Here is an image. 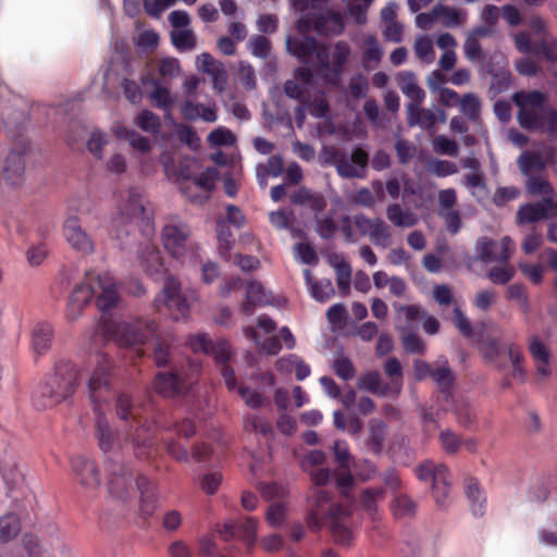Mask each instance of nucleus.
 <instances>
[{
    "label": "nucleus",
    "instance_id": "nucleus-23",
    "mask_svg": "<svg viewBox=\"0 0 557 557\" xmlns=\"http://www.w3.org/2000/svg\"><path fill=\"white\" fill-rule=\"evenodd\" d=\"M25 171L24 151H11L5 159L3 177L12 185H18Z\"/></svg>",
    "mask_w": 557,
    "mask_h": 557
},
{
    "label": "nucleus",
    "instance_id": "nucleus-28",
    "mask_svg": "<svg viewBox=\"0 0 557 557\" xmlns=\"http://www.w3.org/2000/svg\"><path fill=\"white\" fill-rule=\"evenodd\" d=\"M290 201L295 205L307 206L315 213L322 212L326 208L325 198L319 194L301 187L294 191L290 196Z\"/></svg>",
    "mask_w": 557,
    "mask_h": 557
},
{
    "label": "nucleus",
    "instance_id": "nucleus-4",
    "mask_svg": "<svg viewBox=\"0 0 557 557\" xmlns=\"http://www.w3.org/2000/svg\"><path fill=\"white\" fill-rule=\"evenodd\" d=\"M92 297H96V306L103 313L117 305L120 295L116 282L108 272L98 273L95 270L85 272L84 281L74 287L70 296L69 318L75 320Z\"/></svg>",
    "mask_w": 557,
    "mask_h": 557
},
{
    "label": "nucleus",
    "instance_id": "nucleus-59",
    "mask_svg": "<svg viewBox=\"0 0 557 557\" xmlns=\"http://www.w3.org/2000/svg\"><path fill=\"white\" fill-rule=\"evenodd\" d=\"M287 517L286 506L281 503H273L267 510L265 520L273 528L281 527Z\"/></svg>",
    "mask_w": 557,
    "mask_h": 557
},
{
    "label": "nucleus",
    "instance_id": "nucleus-12",
    "mask_svg": "<svg viewBox=\"0 0 557 557\" xmlns=\"http://www.w3.org/2000/svg\"><path fill=\"white\" fill-rule=\"evenodd\" d=\"M165 307L175 321L185 319L189 312V301L182 294L181 283L172 275L165 278L161 293L154 298V307Z\"/></svg>",
    "mask_w": 557,
    "mask_h": 557
},
{
    "label": "nucleus",
    "instance_id": "nucleus-43",
    "mask_svg": "<svg viewBox=\"0 0 557 557\" xmlns=\"http://www.w3.org/2000/svg\"><path fill=\"white\" fill-rule=\"evenodd\" d=\"M21 531V522L13 513L0 518V542L4 543L14 539Z\"/></svg>",
    "mask_w": 557,
    "mask_h": 557
},
{
    "label": "nucleus",
    "instance_id": "nucleus-49",
    "mask_svg": "<svg viewBox=\"0 0 557 557\" xmlns=\"http://www.w3.org/2000/svg\"><path fill=\"white\" fill-rule=\"evenodd\" d=\"M244 428L247 431L260 433L265 438L273 434L271 423L257 414H247L245 417Z\"/></svg>",
    "mask_w": 557,
    "mask_h": 557
},
{
    "label": "nucleus",
    "instance_id": "nucleus-18",
    "mask_svg": "<svg viewBox=\"0 0 557 557\" xmlns=\"http://www.w3.org/2000/svg\"><path fill=\"white\" fill-rule=\"evenodd\" d=\"M373 225L374 219H370L363 213H358L352 218L348 214H344L339 219V231L343 234L344 240L348 244H354L357 242L354 226L357 228L361 236H370Z\"/></svg>",
    "mask_w": 557,
    "mask_h": 557
},
{
    "label": "nucleus",
    "instance_id": "nucleus-33",
    "mask_svg": "<svg viewBox=\"0 0 557 557\" xmlns=\"http://www.w3.org/2000/svg\"><path fill=\"white\" fill-rule=\"evenodd\" d=\"M114 134L117 138L127 140L134 149L143 153L151 150V143L147 137L124 125L116 126Z\"/></svg>",
    "mask_w": 557,
    "mask_h": 557
},
{
    "label": "nucleus",
    "instance_id": "nucleus-63",
    "mask_svg": "<svg viewBox=\"0 0 557 557\" xmlns=\"http://www.w3.org/2000/svg\"><path fill=\"white\" fill-rule=\"evenodd\" d=\"M285 95L294 100L299 101L301 104L308 102V92L304 85L294 79H287L283 85Z\"/></svg>",
    "mask_w": 557,
    "mask_h": 557
},
{
    "label": "nucleus",
    "instance_id": "nucleus-62",
    "mask_svg": "<svg viewBox=\"0 0 557 557\" xmlns=\"http://www.w3.org/2000/svg\"><path fill=\"white\" fill-rule=\"evenodd\" d=\"M258 490L267 500H284L288 495V491L276 483H262Z\"/></svg>",
    "mask_w": 557,
    "mask_h": 557
},
{
    "label": "nucleus",
    "instance_id": "nucleus-45",
    "mask_svg": "<svg viewBox=\"0 0 557 557\" xmlns=\"http://www.w3.org/2000/svg\"><path fill=\"white\" fill-rule=\"evenodd\" d=\"M173 46L180 51H188L196 47V36L191 29H174L171 32Z\"/></svg>",
    "mask_w": 557,
    "mask_h": 557
},
{
    "label": "nucleus",
    "instance_id": "nucleus-54",
    "mask_svg": "<svg viewBox=\"0 0 557 557\" xmlns=\"http://www.w3.org/2000/svg\"><path fill=\"white\" fill-rule=\"evenodd\" d=\"M363 46H364V49L362 52V62L363 63H368V62L379 63L382 59L383 50H382L377 39L374 36L369 35L364 38Z\"/></svg>",
    "mask_w": 557,
    "mask_h": 557
},
{
    "label": "nucleus",
    "instance_id": "nucleus-13",
    "mask_svg": "<svg viewBox=\"0 0 557 557\" xmlns=\"http://www.w3.org/2000/svg\"><path fill=\"white\" fill-rule=\"evenodd\" d=\"M556 213L557 199L544 197L540 201L521 205L517 211L516 219L518 224H528L552 219Z\"/></svg>",
    "mask_w": 557,
    "mask_h": 557
},
{
    "label": "nucleus",
    "instance_id": "nucleus-38",
    "mask_svg": "<svg viewBox=\"0 0 557 557\" xmlns=\"http://www.w3.org/2000/svg\"><path fill=\"white\" fill-rule=\"evenodd\" d=\"M350 47L346 41H337L332 51V64L330 65L331 72L336 78L343 73V69L345 63L347 62L350 55Z\"/></svg>",
    "mask_w": 557,
    "mask_h": 557
},
{
    "label": "nucleus",
    "instance_id": "nucleus-11",
    "mask_svg": "<svg viewBox=\"0 0 557 557\" xmlns=\"http://www.w3.org/2000/svg\"><path fill=\"white\" fill-rule=\"evenodd\" d=\"M301 32H314L320 36L341 35L345 23L341 12L333 9H310L298 22Z\"/></svg>",
    "mask_w": 557,
    "mask_h": 557
},
{
    "label": "nucleus",
    "instance_id": "nucleus-35",
    "mask_svg": "<svg viewBox=\"0 0 557 557\" xmlns=\"http://www.w3.org/2000/svg\"><path fill=\"white\" fill-rule=\"evenodd\" d=\"M305 277L307 283L310 285L312 297L320 301H327L335 293L331 280L324 278L312 282L310 270L305 271Z\"/></svg>",
    "mask_w": 557,
    "mask_h": 557
},
{
    "label": "nucleus",
    "instance_id": "nucleus-22",
    "mask_svg": "<svg viewBox=\"0 0 557 557\" xmlns=\"http://www.w3.org/2000/svg\"><path fill=\"white\" fill-rule=\"evenodd\" d=\"M417 475L421 481H432V486L451 483V475L443 465H436L430 460L421 463L417 470Z\"/></svg>",
    "mask_w": 557,
    "mask_h": 557
},
{
    "label": "nucleus",
    "instance_id": "nucleus-60",
    "mask_svg": "<svg viewBox=\"0 0 557 557\" xmlns=\"http://www.w3.org/2000/svg\"><path fill=\"white\" fill-rule=\"evenodd\" d=\"M413 48L416 55L425 63H431L434 60L433 42L428 36L418 37Z\"/></svg>",
    "mask_w": 557,
    "mask_h": 557
},
{
    "label": "nucleus",
    "instance_id": "nucleus-16",
    "mask_svg": "<svg viewBox=\"0 0 557 557\" xmlns=\"http://www.w3.org/2000/svg\"><path fill=\"white\" fill-rule=\"evenodd\" d=\"M63 233L70 246L79 253L90 255L95 244L90 236L82 228L77 216H70L63 225Z\"/></svg>",
    "mask_w": 557,
    "mask_h": 557
},
{
    "label": "nucleus",
    "instance_id": "nucleus-25",
    "mask_svg": "<svg viewBox=\"0 0 557 557\" xmlns=\"http://www.w3.org/2000/svg\"><path fill=\"white\" fill-rule=\"evenodd\" d=\"M269 304L263 286L259 282H249L246 286L245 300L242 304V311L245 314H252L256 307H263Z\"/></svg>",
    "mask_w": 557,
    "mask_h": 557
},
{
    "label": "nucleus",
    "instance_id": "nucleus-42",
    "mask_svg": "<svg viewBox=\"0 0 557 557\" xmlns=\"http://www.w3.org/2000/svg\"><path fill=\"white\" fill-rule=\"evenodd\" d=\"M387 219L399 227H410L417 223V219L410 212L404 211L398 203H392L386 209Z\"/></svg>",
    "mask_w": 557,
    "mask_h": 557
},
{
    "label": "nucleus",
    "instance_id": "nucleus-15",
    "mask_svg": "<svg viewBox=\"0 0 557 557\" xmlns=\"http://www.w3.org/2000/svg\"><path fill=\"white\" fill-rule=\"evenodd\" d=\"M188 238L189 228L186 225L168 224L163 227V247L175 259H181L185 255Z\"/></svg>",
    "mask_w": 557,
    "mask_h": 557
},
{
    "label": "nucleus",
    "instance_id": "nucleus-19",
    "mask_svg": "<svg viewBox=\"0 0 557 557\" xmlns=\"http://www.w3.org/2000/svg\"><path fill=\"white\" fill-rule=\"evenodd\" d=\"M557 161V148H545L543 152L525 151L519 157V166L524 174L543 171Z\"/></svg>",
    "mask_w": 557,
    "mask_h": 557
},
{
    "label": "nucleus",
    "instance_id": "nucleus-21",
    "mask_svg": "<svg viewBox=\"0 0 557 557\" xmlns=\"http://www.w3.org/2000/svg\"><path fill=\"white\" fill-rule=\"evenodd\" d=\"M181 114L186 121H197L201 119L205 122L213 123L218 120L216 106L196 103L190 99L185 100L181 106Z\"/></svg>",
    "mask_w": 557,
    "mask_h": 557
},
{
    "label": "nucleus",
    "instance_id": "nucleus-10",
    "mask_svg": "<svg viewBox=\"0 0 557 557\" xmlns=\"http://www.w3.org/2000/svg\"><path fill=\"white\" fill-rule=\"evenodd\" d=\"M288 53L296 57L301 63L313 66L319 73L329 71L330 53L327 47L317 41L312 36H288L286 38Z\"/></svg>",
    "mask_w": 557,
    "mask_h": 557
},
{
    "label": "nucleus",
    "instance_id": "nucleus-41",
    "mask_svg": "<svg viewBox=\"0 0 557 557\" xmlns=\"http://www.w3.org/2000/svg\"><path fill=\"white\" fill-rule=\"evenodd\" d=\"M284 170L283 158L280 154L271 156L268 160V164H260L257 168V178L260 185L265 186L267 176L271 174L274 177L280 176Z\"/></svg>",
    "mask_w": 557,
    "mask_h": 557
},
{
    "label": "nucleus",
    "instance_id": "nucleus-8",
    "mask_svg": "<svg viewBox=\"0 0 557 557\" xmlns=\"http://www.w3.org/2000/svg\"><path fill=\"white\" fill-rule=\"evenodd\" d=\"M150 404H138L126 393L116 397V414L121 420L129 422L128 438L135 447L148 446L152 435V425L143 414L147 412Z\"/></svg>",
    "mask_w": 557,
    "mask_h": 557
},
{
    "label": "nucleus",
    "instance_id": "nucleus-20",
    "mask_svg": "<svg viewBox=\"0 0 557 557\" xmlns=\"http://www.w3.org/2000/svg\"><path fill=\"white\" fill-rule=\"evenodd\" d=\"M431 379L435 382L438 387L440 394L443 399L451 405L453 404V387L455 384V375L447 362H444L436 368H433Z\"/></svg>",
    "mask_w": 557,
    "mask_h": 557
},
{
    "label": "nucleus",
    "instance_id": "nucleus-3",
    "mask_svg": "<svg viewBox=\"0 0 557 557\" xmlns=\"http://www.w3.org/2000/svg\"><path fill=\"white\" fill-rule=\"evenodd\" d=\"M112 369L113 364L108 355L98 352L95 355L90 368L87 370L88 396L97 413L96 436L98 438L99 448L103 453L111 450L117 438L106 418L100 413V406L107 404L115 396V392L112 387Z\"/></svg>",
    "mask_w": 557,
    "mask_h": 557
},
{
    "label": "nucleus",
    "instance_id": "nucleus-7",
    "mask_svg": "<svg viewBox=\"0 0 557 557\" xmlns=\"http://www.w3.org/2000/svg\"><path fill=\"white\" fill-rule=\"evenodd\" d=\"M82 377L81 369L69 360L55 363L54 371L37 387L33 394V404L37 409H47L60 405L74 396Z\"/></svg>",
    "mask_w": 557,
    "mask_h": 557
},
{
    "label": "nucleus",
    "instance_id": "nucleus-44",
    "mask_svg": "<svg viewBox=\"0 0 557 557\" xmlns=\"http://www.w3.org/2000/svg\"><path fill=\"white\" fill-rule=\"evenodd\" d=\"M392 511L397 518H408L414 515L416 504L406 494L398 493L394 496Z\"/></svg>",
    "mask_w": 557,
    "mask_h": 557
},
{
    "label": "nucleus",
    "instance_id": "nucleus-1",
    "mask_svg": "<svg viewBox=\"0 0 557 557\" xmlns=\"http://www.w3.org/2000/svg\"><path fill=\"white\" fill-rule=\"evenodd\" d=\"M331 461L325 455H302L300 465L311 476L315 487L308 498L310 505L307 524L311 531L327 525L335 542L349 546L354 540L348 520L350 510L343 505L332 502V493L323 487L332 479H336L341 490L350 487L355 479L362 481L371 479L374 466L360 455H332Z\"/></svg>",
    "mask_w": 557,
    "mask_h": 557
},
{
    "label": "nucleus",
    "instance_id": "nucleus-51",
    "mask_svg": "<svg viewBox=\"0 0 557 557\" xmlns=\"http://www.w3.org/2000/svg\"><path fill=\"white\" fill-rule=\"evenodd\" d=\"M237 539L243 541L248 547H251L257 537L258 520L247 518L243 523H237Z\"/></svg>",
    "mask_w": 557,
    "mask_h": 557
},
{
    "label": "nucleus",
    "instance_id": "nucleus-14",
    "mask_svg": "<svg viewBox=\"0 0 557 557\" xmlns=\"http://www.w3.org/2000/svg\"><path fill=\"white\" fill-rule=\"evenodd\" d=\"M512 248L513 242L508 236L503 237L500 242L482 237L478 240L476 244L479 257L485 263H507V261L510 259V252Z\"/></svg>",
    "mask_w": 557,
    "mask_h": 557
},
{
    "label": "nucleus",
    "instance_id": "nucleus-64",
    "mask_svg": "<svg viewBox=\"0 0 557 557\" xmlns=\"http://www.w3.org/2000/svg\"><path fill=\"white\" fill-rule=\"evenodd\" d=\"M384 491L381 487L367 488L361 495V506L369 512L373 513L376 510V503L383 498Z\"/></svg>",
    "mask_w": 557,
    "mask_h": 557
},
{
    "label": "nucleus",
    "instance_id": "nucleus-27",
    "mask_svg": "<svg viewBox=\"0 0 557 557\" xmlns=\"http://www.w3.org/2000/svg\"><path fill=\"white\" fill-rule=\"evenodd\" d=\"M359 388L382 397H396L388 383L384 382L377 371L367 372L359 379Z\"/></svg>",
    "mask_w": 557,
    "mask_h": 557
},
{
    "label": "nucleus",
    "instance_id": "nucleus-50",
    "mask_svg": "<svg viewBox=\"0 0 557 557\" xmlns=\"http://www.w3.org/2000/svg\"><path fill=\"white\" fill-rule=\"evenodd\" d=\"M533 54L542 57L546 61L554 62L557 60V40L546 38H539L535 40Z\"/></svg>",
    "mask_w": 557,
    "mask_h": 557
},
{
    "label": "nucleus",
    "instance_id": "nucleus-29",
    "mask_svg": "<svg viewBox=\"0 0 557 557\" xmlns=\"http://www.w3.org/2000/svg\"><path fill=\"white\" fill-rule=\"evenodd\" d=\"M421 104L408 103L407 122L409 126H420L430 129L436 124V115L431 109H422Z\"/></svg>",
    "mask_w": 557,
    "mask_h": 557
},
{
    "label": "nucleus",
    "instance_id": "nucleus-26",
    "mask_svg": "<svg viewBox=\"0 0 557 557\" xmlns=\"http://www.w3.org/2000/svg\"><path fill=\"white\" fill-rule=\"evenodd\" d=\"M140 263L150 277L157 280L164 271L161 252L154 246H146L141 251Z\"/></svg>",
    "mask_w": 557,
    "mask_h": 557
},
{
    "label": "nucleus",
    "instance_id": "nucleus-61",
    "mask_svg": "<svg viewBox=\"0 0 557 557\" xmlns=\"http://www.w3.org/2000/svg\"><path fill=\"white\" fill-rule=\"evenodd\" d=\"M463 53L471 62H483L486 58L480 41L468 35L463 44Z\"/></svg>",
    "mask_w": 557,
    "mask_h": 557
},
{
    "label": "nucleus",
    "instance_id": "nucleus-37",
    "mask_svg": "<svg viewBox=\"0 0 557 557\" xmlns=\"http://www.w3.org/2000/svg\"><path fill=\"white\" fill-rule=\"evenodd\" d=\"M400 89L411 102L421 104L425 98L424 90L417 84L412 73H405L400 76Z\"/></svg>",
    "mask_w": 557,
    "mask_h": 557
},
{
    "label": "nucleus",
    "instance_id": "nucleus-58",
    "mask_svg": "<svg viewBox=\"0 0 557 557\" xmlns=\"http://www.w3.org/2000/svg\"><path fill=\"white\" fill-rule=\"evenodd\" d=\"M153 85L154 88L151 92V100L157 108L169 111L173 106L170 90L166 87L161 86L158 82H154Z\"/></svg>",
    "mask_w": 557,
    "mask_h": 557
},
{
    "label": "nucleus",
    "instance_id": "nucleus-24",
    "mask_svg": "<svg viewBox=\"0 0 557 557\" xmlns=\"http://www.w3.org/2000/svg\"><path fill=\"white\" fill-rule=\"evenodd\" d=\"M465 494L472 515L475 517L483 516L486 507V495L476 480L468 479L466 481Z\"/></svg>",
    "mask_w": 557,
    "mask_h": 557
},
{
    "label": "nucleus",
    "instance_id": "nucleus-57",
    "mask_svg": "<svg viewBox=\"0 0 557 557\" xmlns=\"http://www.w3.org/2000/svg\"><path fill=\"white\" fill-rule=\"evenodd\" d=\"M248 48L252 55L265 60L271 52V41L265 36L256 35L249 39Z\"/></svg>",
    "mask_w": 557,
    "mask_h": 557
},
{
    "label": "nucleus",
    "instance_id": "nucleus-52",
    "mask_svg": "<svg viewBox=\"0 0 557 557\" xmlns=\"http://www.w3.org/2000/svg\"><path fill=\"white\" fill-rule=\"evenodd\" d=\"M508 356L512 363V372L511 376L513 379H518L520 382H524L525 379V370L523 367V354L519 346L515 344H510L508 346Z\"/></svg>",
    "mask_w": 557,
    "mask_h": 557
},
{
    "label": "nucleus",
    "instance_id": "nucleus-5",
    "mask_svg": "<svg viewBox=\"0 0 557 557\" xmlns=\"http://www.w3.org/2000/svg\"><path fill=\"white\" fill-rule=\"evenodd\" d=\"M518 108L517 121L528 132L547 134L557 139V109L548 104V97L541 90H520L512 95Z\"/></svg>",
    "mask_w": 557,
    "mask_h": 557
},
{
    "label": "nucleus",
    "instance_id": "nucleus-55",
    "mask_svg": "<svg viewBox=\"0 0 557 557\" xmlns=\"http://www.w3.org/2000/svg\"><path fill=\"white\" fill-rule=\"evenodd\" d=\"M527 191L530 195H542L544 197H555L550 183L542 177L531 176L527 183Z\"/></svg>",
    "mask_w": 557,
    "mask_h": 557
},
{
    "label": "nucleus",
    "instance_id": "nucleus-48",
    "mask_svg": "<svg viewBox=\"0 0 557 557\" xmlns=\"http://www.w3.org/2000/svg\"><path fill=\"white\" fill-rule=\"evenodd\" d=\"M391 231L386 223L380 219H374V225L372 226L370 238L375 246L386 248L391 244Z\"/></svg>",
    "mask_w": 557,
    "mask_h": 557
},
{
    "label": "nucleus",
    "instance_id": "nucleus-56",
    "mask_svg": "<svg viewBox=\"0 0 557 557\" xmlns=\"http://www.w3.org/2000/svg\"><path fill=\"white\" fill-rule=\"evenodd\" d=\"M370 441L373 449L379 453L382 449L386 435V424L379 419H372L369 422Z\"/></svg>",
    "mask_w": 557,
    "mask_h": 557
},
{
    "label": "nucleus",
    "instance_id": "nucleus-36",
    "mask_svg": "<svg viewBox=\"0 0 557 557\" xmlns=\"http://www.w3.org/2000/svg\"><path fill=\"white\" fill-rule=\"evenodd\" d=\"M440 441L446 453H456L459 449L473 450L475 443L472 440L462 441L456 433L446 430L440 434Z\"/></svg>",
    "mask_w": 557,
    "mask_h": 557
},
{
    "label": "nucleus",
    "instance_id": "nucleus-6",
    "mask_svg": "<svg viewBox=\"0 0 557 557\" xmlns=\"http://www.w3.org/2000/svg\"><path fill=\"white\" fill-rule=\"evenodd\" d=\"M107 488L112 498L122 503L138 494L139 509L145 517L151 516L157 508L158 495L154 484L144 475L135 478L129 469L121 463H113Z\"/></svg>",
    "mask_w": 557,
    "mask_h": 557
},
{
    "label": "nucleus",
    "instance_id": "nucleus-34",
    "mask_svg": "<svg viewBox=\"0 0 557 557\" xmlns=\"http://www.w3.org/2000/svg\"><path fill=\"white\" fill-rule=\"evenodd\" d=\"M215 223L219 253L223 259L228 260L231 257V250L234 245L233 233L231 232L228 224L223 218H218Z\"/></svg>",
    "mask_w": 557,
    "mask_h": 557
},
{
    "label": "nucleus",
    "instance_id": "nucleus-40",
    "mask_svg": "<svg viewBox=\"0 0 557 557\" xmlns=\"http://www.w3.org/2000/svg\"><path fill=\"white\" fill-rule=\"evenodd\" d=\"M134 123L143 132L151 135H158L162 127L160 117L150 110L140 111L134 119Z\"/></svg>",
    "mask_w": 557,
    "mask_h": 557
},
{
    "label": "nucleus",
    "instance_id": "nucleus-31",
    "mask_svg": "<svg viewBox=\"0 0 557 557\" xmlns=\"http://www.w3.org/2000/svg\"><path fill=\"white\" fill-rule=\"evenodd\" d=\"M433 13L446 27L461 26L466 23L468 17V12L466 10L448 5H437L433 8Z\"/></svg>",
    "mask_w": 557,
    "mask_h": 557
},
{
    "label": "nucleus",
    "instance_id": "nucleus-32",
    "mask_svg": "<svg viewBox=\"0 0 557 557\" xmlns=\"http://www.w3.org/2000/svg\"><path fill=\"white\" fill-rule=\"evenodd\" d=\"M53 337V329L47 322L37 323L32 332V345L34 350L38 354H45L51 346Z\"/></svg>",
    "mask_w": 557,
    "mask_h": 557
},
{
    "label": "nucleus",
    "instance_id": "nucleus-46",
    "mask_svg": "<svg viewBox=\"0 0 557 557\" xmlns=\"http://www.w3.org/2000/svg\"><path fill=\"white\" fill-rule=\"evenodd\" d=\"M246 335L257 345H259L262 351L269 355H277L282 349V344L278 336L273 335L260 342L258 332L253 327L247 329Z\"/></svg>",
    "mask_w": 557,
    "mask_h": 557
},
{
    "label": "nucleus",
    "instance_id": "nucleus-30",
    "mask_svg": "<svg viewBox=\"0 0 557 557\" xmlns=\"http://www.w3.org/2000/svg\"><path fill=\"white\" fill-rule=\"evenodd\" d=\"M119 210L125 220L139 219L145 215L141 193L137 188H131L127 193L126 203L119 205Z\"/></svg>",
    "mask_w": 557,
    "mask_h": 557
},
{
    "label": "nucleus",
    "instance_id": "nucleus-47",
    "mask_svg": "<svg viewBox=\"0 0 557 557\" xmlns=\"http://www.w3.org/2000/svg\"><path fill=\"white\" fill-rule=\"evenodd\" d=\"M506 298L508 300H516L519 305L520 310L528 314L531 310L529 295L527 288L522 284H511L506 290Z\"/></svg>",
    "mask_w": 557,
    "mask_h": 557
},
{
    "label": "nucleus",
    "instance_id": "nucleus-9",
    "mask_svg": "<svg viewBox=\"0 0 557 557\" xmlns=\"http://www.w3.org/2000/svg\"><path fill=\"white\" fill-rule=\"evenodd\" d=\"M188 345L194 352H203L213 356L216 363L221 364V375L230 391L238 388L234 369L227 363L231 358V345L225 339L211 341L206 334L193 335Z\"/></svg>",
    "mask_w": 557,
    "mask_h": 557
},
{
    "label": "nucleus",
    "instance_id": "nucleus-53",
    "mask_svg": "<svg viewBox=\"0 0 557 557\" xmlns=\"http://www.w3.org/2000/svg\"><path fill=\"white\" fill-rule=\"evenodd\" d=\"M479 350L487 362H495L503 348L498 338H485L479 341Z\"/></svg>",
    "mask_w": 557,
    "mask_h": 557
},
{
    "label": "nucleus",
    "instance_id": "nucleus-2",
    "mask_svg": "<svg viewBox=\"0 0 557 557\" xmlns=\"http://www.w3.org/2000/svg\"><path fill=\"white\" fill-rule=\"evenodd\" d=\"M101 331L113 338L120 346L131 347L152 341V357L157 367H170L169 371L159 372L153 380V388L164 397L185 394L200 374L201 364L188 358L181 368L174 364L176 336L170 330H161L154 320L138 319L134 322L116 323L103 317Z\"/></svg>",
    "mask_w": 557,
    "mask_h": 557
},
{
    "label": "nucleus",
    "instance_id": "nucleus-17",
    "mask_svg": "<svg viewBox=\"0 0 557 557\" xmlns=\"http://www.w3.org/2000/svg\"><path fill=\"white\" fill-rule=\"evenodd\" d=\"M71 463L81 484L87 491L92 492L99 487L100 476L94 460L88 455H74Z\"/></svg>",
    "mask_w": 557,
    "mask_h": 557
},
{
    "label": "nucleus",
    "instance_id": "nucleus-39",
    "mask_svg": "<svg viewBox=\"0 0 557 557\" xmlns=\"http://www.w3.org/2000/svg\"><path fill=\"white\" fill-rule=\"evenodd\" d=\"M384 372L391 379L388 383L396 397L400 394L403 387V367L396 357H391L384 364Z\"/></svg>",
    "mask_w": 557,
    "mask_h": 557
}]
</instances>
